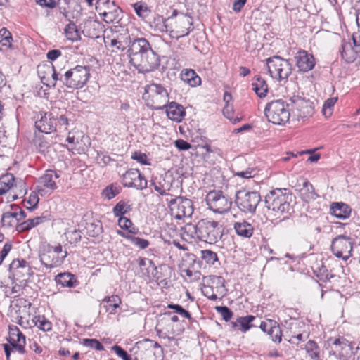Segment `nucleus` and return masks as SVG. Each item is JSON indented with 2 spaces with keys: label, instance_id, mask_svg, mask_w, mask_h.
<instances>
[{
  "label": "nucleus",
  "instance_id": "f257e3e1",
  "mask_svg": "<svg viewBox=\"0 0 360 360\" xmlns=\"http://www.w3.org/2000/svg\"><path fill=\"white\" fill-rule=\"evenodd\" d=\"M182 238L189 243L202 241L215 244L223 235L222 226L218 221L204 219L196 224H186L181 229Z\"/></svg>",
  "mask_w": 360,
  "mask_h": 360
},
{
  "label": "nucleus",
  "instance_id": "f03ea898",
  "mask_svg": "<svg viewBox=\"0 0 360 360\" xmlns=\"http://www.w3.org/2000/svg\"><path fill=\"white\" fill-rule=\"evenodd\" d=\"M292 198V194L287 189L281 188L273 190L266 195V207L271 220L282 221L288 217L291 208Z\"/></svg>",
  "mask_w": 360,
  "mask_h": 360
},
{
  "label": "nucleus",
  "instance_id": "7ed1b4c3",
  "mask_svg": "<svg viewBox=\"0 0 360 360\" xmlns=\"http://www.w3.org/2000/svg\"><path fill=\"white\" fill-rule=\"evenodd\" d=\"M67 256V250H63L60 244L56 245L44 244L40 248V261L41 264L48 269H53L61 266Z\"/></svg>",
  "mask_w": 360,
  "mask_h": 360
},
{
  "label": "nucleus",
  "instance_id": "20e7f679",
  "mask_svg": "<svg viewBox=\"0 0 360 360\" xmlns=\"http://www.w3.org/2000/svg\"><path fill=\"white\" fill-rule=\"evenodd\" d=\"M264 112L267 120L274 124H285L290 119L289 104L283 99H277L268 103Z\"/></svg>",
  "mask_w": 360,
  "mask_h": 360
},
{
  "label": "nucleus",
  "instance_id": "39448f33",
  "mask_svg": "<svg viewBox=\"0 0 360 360\" xmlns=\"http://www.w3.org/2000/svg\"><path fill=\"white\" fill-rule=\"evenodd\" d=\"M89 77V67L77 65L65 72L63 84L70 89H81L87 83Z\"/></svg>",
  "mask_w": 360,
  "mask_h": 360
},
{
  "label": "nucleus",
  "instance_id": "423d86ee",
  "mask_svg": "<svg viewBox=\"0 0 360 360\" xmlns=\"http://www.w3.org/2000/svg\"><path fill=\"white\" fill-rule=\"evenodd\" d=\"M148 105L155 110L163 109L169 101V94L161 84H150L146 88L143 96Z\"/></svg>",
  "mask_w": 360,
  "mask_h": 360
},
{
  "label": "nucleus",
  "instance_id": "0eeeda50",
  "mask_svg": "<svg viewBox=\"0 0 360 360\" xmlns=\"http://www.w3.org/2000/svg\"><path fill=\"white\" fill-rule=\"evenodd\" d=\"M25 183L15 178L13 174L7 173L0 177V195L8 193V202L14 201L23 193Z\"/></svg>",
  "mask_w": 360,
  "mask_h": 360
},
{
  "label": "nucleus",
  "instance_id": "6e6552de",
  "mask_svg": "<svg viewBox=\"0 0 360 360\" xmlns=\"http://www.w3.org/2000/svg\"><path fill=\"white\" fill-rule=\"evenodd\" d=\"M61 172L53 169H47L37 180L36 191L42 197L49 196L57 189L60 183Z\"/></svg>",
  "mask_w": 360,
  "mask_h": 360
},
{
  "label": "nucleus",
  "instance_id": "1a4fd4ad",
  "mask_svg": "<svg viewBox=\"0 0 360 360\" xmlns=\"http://www.w3.org/2000/svg\"><path fill=\"white\" fill-rule=\"evenodd\" d=\"M268 71L274 79L283 81L288 79L292 72V65L289 60L280 56H274L266 60Z\"/></svg>",
  "mask_w": 360,
  "mask_h": 360
},
{
  "label": "nucleus",
  "instance_id": "9d476101",
  "mask_svg": "<svg viewBox=\"0 0 360 360\" xmlns=\"http://www.w3.org/2000/svg\"><path fill=\"white\" fill-rule=\"evenodd\" d=\"M206 202L210 210L219 214L227 212L232 206V200L221 191H210L206 195Z\"/></svg>",
  "mask_w": 360,
  "mask_h": 360
},
{
  "label": "nucleus",
  "instance_id": "9b49d317",
  "mask_svg": "<svg viewBox=\"0 0 360 360\" xmlns=\"http://www.w3.org/2000/svg\"><path fill=\"white\" fill-rule=\"evenodd\" d=\"M168 205L172 214L176 219L190 218L194 211L193 201L181 196L176 197L169 200Z\"/></svg>",
  "mask_w": 360,
  "mask_h": 360
},
{
  "label": "nucleus",
  "instance_id": "f8f14e48",
  "mask_svg": "<svg viewBox=\"0 0 360 360\" xmlns=\"http://www.w3.org/2000/svg\"><path fill=\"white\" fill-rule=\"evenodd\" d=\"M96 9L107 23L118 22L122 18V10L114 1L99 0L97 1Z\"/></svg>",
  "mask_w": 360,
  "mask_h": 360
},
{
  "label": "nucleus",
  "instance_id": "ddd939ff",
  "mask_svg": "<svg viewBox=\"0 0 360 360\" xmlns=\"http://www.w3.org/2000/svg\"><path fill=\"white\" fill-rule=\"evenodd\" d=\"M260 200V195L256 191H239L236 194V202L239 209L245 213L255 212Z\"/></svg>",
  "mask_w": 360,
  "mask_h": 360
},
{
  "label": "nucleus",
  "instance_id": "4468645a",
  "mask_svg": "<svg viewBox=\"0 0 360 360\" xmlns=\"http://www.w3.org/2000/svg\"><path fill=\"white\" fill-rule=\"evenodd\" d=\"M129 62L139 72H148L158 67L160 59L158 55L151 50L145 55L134 57Z\"/></svg>",
  "mask_w": 360,
  "mask_h": 360
},
{
  "label": "nucleus",
  "instance_id": "2eb2a0df",
  "mask_svg": "<svg viewBox=\"0 0 360 360\" xmlns=\"http://www.w3.org/2000/svg\"><path fill=\"white\" fill-rule=\"evenodd\" d=\"M35 127L40 132L56 131V119L53 112H39L35 116Z\"/></svg>",
  "mask_w": 360,
  "mask_h": 360
},
{
  "label": "nucleus",
  "instance_id": "dca6fc26",
  "mask_svg": "<svg viewBox=\"0 0 360 360\" xmlns=\"http://www.w3.org/2000/svg\"><path fill=\"white\" fill-rule=\"evenodd\" d=\"M331 352L333 355L339 358L348 359L354 354L356 350H359V346L354 348V344L343 338H339L333 342Z\"/></svg>",
  "mask_w": 360,
  "mask_h": 360
},
{
  "label": "nucleus",
  "instance_id": "f3484780",
  "mask_svg": "<svg viewBox=\"0 0 360 360\" xmlns=\"http://www.w3.org/2000/svg\"><path fill=\"white\" fill-rule=\"evenodd\" d=\"M147 181L136 169H130L123 175L122 184L124 187L143 190L147 187Z\"/></svg>",
  "mask_w": 360,
  "mask_h": 360
},
{
  "label": "nucleus",
  "instance_id": "a211bd4d",
  "mask_svg": "<svg viewBox=\"0 0 360 360\" xmlns=\"http://www.w3.org/2000/svg\"><path fill=\"white\" fill-rule=\"evenodd\" d=\"M193 30V19L187 15H182L176 19L174 28L169 30V35L176 39L187 36Z\"/></svg>",
  "mask_w": 360,
  "mask_h": 360
},
{
  "label": "nucleus",
  "instance_id": "6ab92c4d",
  "mask_svg": "<svg viewBox=\"0 0 360 360\" xmlns=\"http://www.w3.org/2000/svg\"><path fill=\"white\" fill-rule=\"evenodd\" d=\"M331 250L337 257L347 260L351 256L352 242L349 238L342 236H339L333 240Z\"/></svg>",
  "mask_w": 360,
  "mask_h": 360
},
{
  "label": "nucleus",
  "instance_id": "aec40b11",
  "mask_svg": "<svg viewBox=\"0 0 360 360\" xmlns=\"http://www.w3.org/2000/svg\"><path fill=\"white\" fill-rule=\"evenodd\" d=\"M295 61L299 71L303 72L311 70L316 64L314 56L305 50H300L296 53Z\"/></svg>",
  "mask_w": 360,
  "mask_h": 360
},
{
  "label": "nucleus",
  "instance_id": "412c9836",
  "mask_svg": "<svg viewBox=\"0 0 360 360\" xmlns=\"http://www.w3.org/2000/svg\"><path fill=\"white\" fill-rule=\"evenodd\" d=\"M153 50L149 42L144 38H138L131 41L127 50L129 60L134 59L136 56L145 55L149 51Z\"/></svg>",
  "mask_w": 360,
  "mask_h": 360
},
{
  "label": "nucleus",
  "instance_id": "4be33fe9",
  "mask_svg": "<svg viewBox=\"0 0 360 360\" xmlns=\"http://www.w3.org/2000/svg\"><path fill=\"white\" fill-rule=\"evenodd\" d=\"M8 342L20 354H24L26 343L25 336L16 326H9Z\"/></svg>",
  "mask_w": 360,
  "mask_h": 360
},
{
  "label": "nucleus",
  "instance_id": "5701e85b",
  "mask_svg": "<svg viewBox=\"0 0 360 360\" xmlns=\"http://www.w3.org/2000/svg\"><path fill=\"white\" fill-rule=\"evenodd\" d=\"M259 328L267 333L274 342L280 343L282 340V332L279 324L274 320L266 319L261 322Z\"/></svg>",
  "mask_w": 360,
  "mask_h": 360
},
{
  "label": "nucleus",
  "instance_id": "b1692460",
  "mask_svg": "<svg viewBox=\"0 0 360 360\" xmlns=\"http://www.w3.org/2000/svg\"><path fill=\"white\" fill-rule=\"evenodd\" d=\"M165 108H166V113L168 118L176 122H181L186 115L184 107L176 102H171L168 105L166 104Z\"/></svg>",
  "mask_w": 360,
  "mask_h": 360
},
{
  "label": "nucleus",
  "instance_id": "393cba45",
  "mask_svg": "<svg viewBox=\"0 0 360 360\" xmlns=\"http://www.w3.org/2000/svg\"><path fill=\"white\" fill-rule=\"evenodd\" d=\"M299 194L302 200L307 202L313 201L318 197L313 185L307 179L303 180L299 188Z\"/></svg>",
  "mask_w": 360,
  "mask_h": 360
},
{
  "label": "nucleus",
  "instance_id": "a878e982",
  "mask_svg": "<svg viewBox=\"0 0 360 360\" xmlns=\"http://www.w3.org/2000/svg\"><path fill=\"white\" fill-rule=\"evenodd\" d=\"M44 72H47L48 75H50L51 79H48L46 83V86L49 87H54L56 84V82H60L63 83V77H65V73H62L61 71L56 72L55 67L53 65H43Z\"/></svg>",
  "mask_w": 360,
  "mask_h": 360
},
{
  "label": "nucleus",
  "instance_id": "bb28decb",
  "mask_svg": "<svg viewBox=\"0 0 360 360\" xmlns=\"http://www.w3.org/2000/svg\"><path fill=\"white\" fill-rule=\"evenodd\" d=\"M55 281L62 287L74 288L77 285L78 281L75 275L69 272L60 273L55 277Z\"/></svg>",
  "mask_w": 360,
  "mask_h": 360
},
{
  "label": "nucleus",
  "instance_id": "cd10ccee",
  "mask_svg": "<svg viewBox=\"0 0 360 360\" xmlns=\"http://www.w3.org/2000/svg\"><path fill=\"white\" fill-rule=\"evenodd\" d=\"M340 51L342 59L348 63L354 62L359 55L351 41H342Z\"/></svg>",
  "mask_w": 360,
  "mask_h": 360
},
{
  "label": "nucleus",
  "instance_id": "c85d7f7f",
  "mask_svg": "<svg viewBox=\"0 0 360 360\" xmlns=\"http://www.w3.org/2000/svg\"><path fill=\"white\" fill-rule=\"evenodd\" d=\"M233 229L237 235L243 238H250L254 233L253 226L245 220L236 222Z\"/></svg>",
  "mask_w": 360,
  "mask_h": 360
},
{
  "label": "nucleus",
  "instance_id": "c756f323",
  "mask_svg": "<svg viewBox=\"0 0 360 360\" xmlns=\"http://www.w3.org/2000/svg\"><path fill=\"white\" fill-rule=\"evenodd\" d=\"M181 79L191 87H196L201 84V78L192 69H184L181 73Z\"/></svg>",
  "mask_w": 360,
  "mask_h": 360
},
{
  "label": "nucleus",
  "instance_id": "7c9ffc66",
  "mask_svg": "<svg viewBox=\"0 0 360 360\" xmlns=\"http://www.w3.org/2000/svg\"><path fill=\"white\" fill-rule=\"evenodd\" d=\"M255 317L252 315L238 317L235 321L231 323L233 329H238L243 333H246L252 326L251 322Z\"/></svg>",
  "mask_w": 360,
  "mask_h": 360
},
{
  "label": "nucleus",
  "instance_id": "2f4dec72",
  "mask_svg": "<svg viewBox=\"0 0 360 360\" xmlns=\"http://www.w3.org/2000/svg\"><path fill=\"white\" fill-rule=\"evenodd\" d=\"M331 213L340 219H345L350 216L351 208L342 202H335L331 205Z\"/></svg>",
  "mask_w": 360,
  "mask_h": 360
},
{
  "label": "nucleus",
  "instance_id": "473e14b6",
  "mask_svg": "<svg viewBox=\"0 0 360 360\" xmlns=\"http://www.w3.org/2000/svg\"><path fill=\"white\" fill-rule=\"evenodd\" d=\"M46 221H48V218L46 216H40L33 219H29L19 224L17 226V231L19 232L27 231Z\"/></svg>",
  "mask_w": 360,
  "mask_h": 360
},
{
  "label": "nucleus",
  "instance_id": "72a5a7b5",
  "mask_svg": "<svg viewBox=\"0 0 360 360\" xmlns=\"http://www.w3.org/2000/svg\"><path fill=\"white\" fill-rule=\"evenodd\" d=\"M297 116L300 117H307L311 116L314 113V108L311 103L304 99H297L295 102Z\"/></svg>",
  "mask_w": 360,
  "mask_h": 360
},
{
  "label": "nucleus",
  "instance_id": "f704fd0d",
  "mask_svg": "<svg viewBox=\"0 0 360 360\" xmlns=\"http://www.w3.org/2000/svg\"><path fill=\"white\" fill-rule=\"evenodd\" d=\"M252 90L260 97H264L268 91V86L266 81L260 76L257 75L254 77L252 83Z\"/></svg>",
  "mask_w": 360,
  "mask_h": 360
},
{
  "label": "nucleus",
  "instance_id": "c9c22d12",
  "mask_svg": "<svg viewBox=\"0 0 360 360\" xmlns=\"http://www.w3.org/2000/svg\"><path fill=\"white\" fill-rule=\"evenodd\" d=\"M103 303H106L104 306L105 311L110 314H115L116 309L121 304V299L119 296L113 295L110 297H105L102 300Z\"/></svg>",
  "mask_w": 360,
  "mask_h": 360
},
{
  "label": "nucleus",
  "instance_id": "e433bc0d",
  "mask_svg": "<svg viewBox=\"0 0 360 360\" xmlns=\"http://www.w3.org/2000/svg\"><path fill=\"white\" fill-rule=\"evenodd\" d=\"M13 38L11 32L6 28L0 30V50L7 51L12 46Z\"/></svg>",
  "mask_w": 360,
  "mask_h": 360
},
{
  "label": "nucleus",
  "instance_id": "4c0bfd02",
  "mask_svg": "<svg viewBox=\"0 0 360 360\" xmlns=\"http://www.w3.org/2000/svg\"><path fill=\"white\" fill-rule=\"evenodd\" d=\"M64 32L68 40L71 41H77L81 39L80 32H79L76 25L72 22H70L66 25Z\"/></svg>",
  "mask_w": 360,
  "mask_h": 360
},
{
  "label": "nucleus",
  "instance_id": "58836bf2",
  "mask_svg": "<svg viewBox=\"0 0 360 360\" xmlns=\"http://www.w3.org/2000/svg\"><path fill=\"white\" fill-rule=\"evenodd\" d=\"M209 284L213 285L216 292H219V296L222 297L225 294L224 279L219 276H210L209 277Z\"/></svg>",
  "mask_w": 360,
  "mask_h": 360
},
{
  "label": "nucleus",
  "instance_id": "ea45409f",
  "mask_svg": "<svg viewBox=\"0 0 360 360\" xmlns=\"http://www.w3.org/2000/svg\"><path fill=\"white\" fill-rule=\"evenodd\" d=\"M16 215L13 214V211H8L3 213L1 224L4 228H13L19 224L16 219Z\"/></svg>",
  "mask_w": 360,
  "mask_h": 360
},
{
  "label": "nucleus",
  "instance_id": "a19ab883",
  "mask_svg": "<svg viewBox=\"0 0 360 360\" xmlns=\"http://www.w3.org/2000/svg\"><path fill=\"white\" fill-rule=\"evenodd\" d=\"M132 210V205L129 202L121 200L113 207V213L115 217H123L124 214Z\"/></svg>",
  "mask_w": 360,
  "mask_h": 360
},
{
  "label": "nucleus",
  "instance_id": "79ce46f5",
  "mask_svg": "<svg viewBox=\"0 0 360 360\" xmlns=\"http://www.w3.org/2000/svg\"><path fill=\"white\" fill-rule=\"evenodd\" d=\"M56 131L59 132H65L68 130V126L71 120L68 117L67 115H60L58 117H56Z\"/></svg>",
  "mask_w": 360,
  "mask_h": 360
},
{
  "label": "nucleus",
  "instance_id": "37998d69",
  "mask_svg": "<svg viewBox=\"0 0 360 360\" xmlns=\"http://www.w3.org/2000/svg\"><path fill=\"white\" fill-rule=\"evenodd\" d=\"M133 8L136 15L141 18H147L150 13V11L148 6L145 3H143L141 1H139L134 4Z\"/></svg>",
  "mask_w": 360,
  "mask_h": 360
},
{
  "label": "nucleus",
  "instance_id": "c03bdc74",
  "mask_svg": "<svg viewBox=\"0 0 360 360\" xmlns=\"http://www.w3.org/2000/svg\"><path fill=\"white\" fill-rule=\"evenodd\" d=\"M338 101V98L336 97H332L330 98H328L323 103V108H322V114L326 117H329L333 114V108L335 104Z\"/></svg>",
  "mask_w": 360,
  "mask_h": 360
},
{
  "label": "nucleus",
  "instance_id": "a18cd8bd",
  "mask_svg": "<svg viewBox=\"0 0 360 360\" xmlns=\"http://www.w3.org/2000/svg\"><path fill=\"white\" fill-rule=\"evenodd\" d=\"M200 255L202 259L209 265H213L218 261L217 253L210 250H201Z\"/></svg>",
  "mask_w": 360,
  "mask_h": 360
},
{
  "label": "nucleus",
  "instance_id": "49530a36",
  "mask_svg": "<svg viewBox=\"0 0 360 360\" xmlns=\"http://www.w3.org/2000/svg\"><path fill=\"white\" fill-rule=\"evenodd\" d=\"M12 286H6L4 289L5 294L7 297H17L20 296L23 291L21 285L13 283Z\"/></svg>",
  "mask_w": 360,
  "mask_h": 360
},
{
  "label": "nucleus",
  "instance_id": "de8ad7c7",
  "mask_svg": "<svg viewBox=\"0 0 360 360\" xmlns=\"http://www.w3.org/2000/svg\"><path fill=\"white\" fill-rule=\"evenodd\" d=\"M33 321L35 322V326L43 331H50L52 329L51 322L47 320L44 316L34 317Z\"/></svg>",
  "mask_w": 360,
  "mask_h": 360
},
{
  "label": "nucleus",
  "instance_id": "09e8293b",
  "mask_svg": "<svg viewBox=\"0 0 360 360\" xmlns=\"http://www.w3.org/2000/svg\"><path fill=\"white\" fill-rule=\"evenodd\" d=\"M118 224L122 229L128 230L129 233L135 234L138 232V229L132 226L131 220L124 217H120Z\"/></svg>",
  "mask_w": 360,
  "mask_h": 360
},
{
  "label": "nucleus",
  "instance_id": "8fccbe9b",
  "mask_svg": "<svg viewBox=\"0 0 360 360\" xmlns=\"http://www.w3.org/2000/svg\"><path fill=\"white\" fill-rule=\"evenodd\" d=\"M306 350L311 359L319 360V352L318 346L316 345L315 342L312 340L308 341L306 345Z\"/></svg>",
  "mask_w": 360,
  "mask_h": 360
},
{
  "label": "nucleus",
  "instance_id": "3c124183",
  "mask_svg": "<svg viewBox=\"0 0 360 360\" xmlns=\"http://www.w3.org/2000/svg\"><path fill=\"white\" fill-rule=\"evenodd\" d=\"M81 344L85 347L94 349L97 351L104 350L103 345L96 339L84 338L81 340Z\"/></svg>",
  "mask_w": 360,
  "mask_h": 360
},
{
  "label": "nucleus",
  "instance_id": "603ef678",
  "mask_svg": "<svg viewBox=\"0 0 360 360\" xmlns=\"http://www.w3.org/2000/svg\"><path fill=\"white\" fill-rule=\"evenodd\" d=\"M167 19L162 18V16H158L154 18V29L156 31L161 32L169 31L168 25L167 24Z\"/></svg>",
  "mask_w": 360,
  "mask_h": 360
},
{
  "label": "nucleus",
  "instance_id": "864d4df0",
  "mask_svg": "<svg viewBox=\"0 0 360 360\" xmlns=\"http://www.w3.org/2000/svg\"><path fill=\"white\" fill-rule=\"evenodd\" d=\"M84 139H87V137H85L84 135H81L75 137V143L73 146H71L70 148H68V150H71L72 153H84L86 149V147L82 146L81 142H84Z\"/></svg>",
  "mask_w": 360,
  "mask_h": 360
},
{
  "label": "nucleus",
  "instance_id": "5fc2aeb1",
  "mask_svg": "<svg viewBox=\"0 0 360 360\" xmlns=\"http://www.w3.org/2000/svg\"><path fill=\"white\" fill-rule=\"evenodd\" d=\"M202 294L210 300H216L219 296V292H216L213 285L210 284L204 285L202 288Z\"/></svg>",
  "mask_w": 360,
  "mask_h": 360
},
{
  "label": "nucleus",
  "instance_id": "6e6d98bb",
  "mask_svg": "<svg viewBox=\"0 0 360 360\" xmlns=\"http://www.w3.org/2000/svg\"><path fill=\"white\" fill-rule=\"evenodd\" d=\"M38 195L39 194L37 191L32 192L30 193L28 198L24 200L25 206L27 209L32 210L37 206L39 200Z\"/></svg>",
  "mask_w": 360,
  "mask_h": 360
},
{
  "label": "nucleus",
  "instance_id": "4d7b16f0",
  "mask_svg": "<svg viewBox=\"0 0 360 360\" xmlns=\"http://www.w3.org/2000/svg\"><path fill=\"white\" fill-rule=\"evenodd\" d=\"M66 239L70 244H75L81 240V233L79 230H68L65 233Z\"/></svg>",
  "mask_w": 360,
  "mask_h": 360
},
{
  "label": "nucleus",
  "instance_id": "13d9d810",
  "mask_svg": "<svg viewBox=\"0 0 360 360\" xmlns=\"http://www.w3.org/2000/svg\"><path fill=\"white\" fill-rule=\"evenodd\" d=\"M167 307L171 309H174V312L179 314L180 316L183 318L188 319V320H191L192 317L190 312L186 309H184L181 305L176 304H169Z\"/></svg>",
  "mask_w": 360,
  "mask_h": 360
},
{
  "label": "nucleus",
  "instance_id": "bf43d9fd",
  "mask_svg": "<svg viewBox=\"0 0 360 360\" xmlns=\"http://www.w3.org/2000/svg\"><path fill=\"white\" fill-rule=\"evenodd\" d=\"M223 114L233 124L239 122L241 120V117H239L238 116H234L233 108L229 105H226V106L224 108Z\"/></svg>",
  "mask_w": 360,
  "mask_h": 360
},
{
  "label": "nucleus",
  "instance_id": "052dcab7",
  "mask_svg": "<svg viewBox=\"0 0 360 360\" xmlns=\"http://www.w3.org/2000/svg\"><path fill=\"white\" fill-rule=\"evenodd\" d=\"M129 241L135 246L140 249H146L148 247L150 243L148 240L141 238L139 237H136L134 236H132L131 238H129Z\"/></svg>",
  "mask_w": 360,
  "mask_h": 360
},
{
  "label": "nucleus",
  "instance_id": "680f3d73",
  "mask_svg": "<svg viewBox=\"0 0 360 360\" xmlns=\"http://www.w3.org/2000/svg\"><path fill=\"white\" fill-rule=\"evenodd\" d=\"M11 268L15 269V274H18V273H21L20 269L26 270L27 272L30 271L29 266L27 262L25 260H17L13 261L11 264Z\"/></svg>",
  "mask_w": 360,
  "mask_h": 360
},
{
  "label": "nucleus",
  "instance_id": "e2e57ef3",
  "mask_svg": "<svg viewBox=\"0 0 360 360\" xmlns=\"http://www.w3.org/2000/svg\"><path fill=\"white\" fill-rule=\"evenodd\" d=\"M35 145L39 150V151L41 153H45L49 151L50 148V144L48 141L41 139V138H35L34 140Z\"/></svg>",
  "mask_w": 360,
  "mask_h": 360
},
{
  "label": "nucleus",
  "instance_id": "0e129e2a",
  "mask_svg": "<svg viewBox=\"0 0 360 360\" xmlns=\"http://www.w3.org/2000/svg\"><path fill=\"white\" fill-rule=\"evenodd\" d=\"M216 310L226 321H229L232 318L233 312L227 307H216Z\"/></svg>",
  "mask_w": 360,
  "mask_h": 360
},
{
  "label": "nucleus",
  "instance_id": "69168bd1",
  "mask_svg": "<svg viewBox=\"0 0 360 360\" xmlns=\"http://www.w3.org/2000/svg\"><path fill=\"white\" fill-rule=\"evenodd\" d=\"M119 193L120 191L117 187H114L112 185H110L107 186L103 191V195L108 200H110L115 198Z\"/></svg>",
  "mask_w": 360,
  "mask_h": 360
},
{
  "label": "nucleus",
  "instance_id": "338daca9",
  "mask_svg": "<svg viewBox=\"0 0 360 360\" xmlns=\"http://www.w3.org/2000/svg\"><path fill=\"white\" fill-rule=\"evenodd\" d=\"M111 349L122 360H132L131 357L121 347L114 345L112 347Z\"/></svg>",
  "mask_w": 360,
  "mask_h": 360
},
{
  "label": "nucleus",
  "instance_id": "774afa93",
  "mask_svg": "<svg viewBox=\"0 0 360 360\" xmlns=\"http://www.w3.org/2000/svg\"><path fill=\"white\" fill-rule=\"evenodd\" d=\"M131 158L133 160H136L137 162H139V163H141L142 165H150V163L148 160L147 155L145 153H143L141 152H138V151L134 152L131 155Z\"/></svg>",
  "mask_w": 360,
  "mask_h": 360
}]
</instances>
